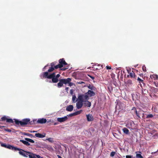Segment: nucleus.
Here are the masks:
<instances>
[{
    "instance_id": "64",
    "label": "nucleus",
    "mask_w": 158,
    "mask_h": 158,
    "mask_svg": "<svg viewBox=\"0 0 158 158\" xmlns=\"http://www.w3.org/2000/svg\"><path fill=\"white\" fill-rule=\"evenodd\" d=\"M34 158H37L35 156L34 157Z\"/></svg>"
},
{
    "instance_id": "63",
    "label": "nucleus",
    "mask_w": 158,
    "mask_h": 158,
    "mask_svg": "<svg viewBox=\"0 0 158 158\" xmlns=\"http://www.w3.org/2000/svg\"><path fill=\"white\" fill-rule=\"evenodd\" d=\"M36 132V131H33V132Z\"/></svg>"
},
{
    "instance_id": "45",
    "label": "nucleus",
    "mask_w": 158,
    "mask_h": 158,
    "mask_svg": "<svg viewBox=\"0 0 158 158\" xmlns=\"http://www.w3.org/2000/svg\"><path fill=\"white\" fill-rule=\"evenodd\" d=\"M68 84H69V85L70 86H71L73 85V83L71 82H69V83H68Z\"/></svg>"
},
{
    "instance_id": "9",
    "label": "nucleus",
    "mask_w": 158,
    "mask_h": 158,
    "mask_svg": "<svg viewBox=\"0 0 158 158\" xmlns=\"http://www.w3.org/2000/svg\"><path fill=\"white\" fill-rule=\"evenodd\" d=\"M87 119L88 122L92 121L94 120V118L91 114H89L86 115Z\"/></svg>"
},
{
    "instance_id": "60",
    "label": "nucleus",
    "mask_w": 158,
    "mask_h": 158,
    "mask_svg": "<svg viewBox=\"0 0 158 158\" xmlns=\"http://www.w3.org/2000/svg\"><path fill=\"white\" fill-rule=\"evenodd\" d=\"M135 95L134 94H133V95H132L133 100H134V96H135Z\"/></svg>"
},
{
    "instance_id": "43",
    "label": "nucleus",
    "mask_w": 158,
    "mask_h": 158,
    "mask_svg": "<svg viewBox=\"0 0 158 158\" xmlns=\"http://www.w3.org/2000/svg\"><path fill=\"white\" fill-rule=\"evenodd\" d=\"M29 123L31 125L33 124H34L35 123L34 121H30V122Z\"/></svg>"
},
{
    "instance_id": "31",
    "label": "nucleus",
    "mask_w": 158,
    "mask_h": 158,
    "mask_svg": "<svg viewBox=\"0 0 158 158\" xmlns=\"http://www.w3.org/2000/svg\"><path fill=\"white\" fill-rule=\"evenodd\" d=\"M23 134L24 135H27V136H29L31 137H32L33 136V135L32 134H29V133H23Z\"/></svg>"
},
{
    "instance_id": "26",
    "label": "nucleus",
    "mask_w": 158,
    "mask_h": 158,
    "mask_svg": "<svg viewBox=\"0 0 158 158\" xmlns=\"http://www.w3.org/2000/svg\"><path fill=\"white\" fill-rule=\"evenodd\" d=\"M122 130L123 132L126 134H127L129 133V130L126 127H124L123 128Z\"/></svg>"
},
{
    "instance_id": "44",
    "label": "nucleus",
    "mask_w": 158,
    "mask_h": 158,
    "mask_svg": "<svg viewBox=\"0 0 158 158\" xmlns=\"http://www.w3.org/2000/svg\"><path fill=\"white\" fill-rule=\"evenodd\" d=\"M106 69H111V68L110 66H106Z\"/></svg>"
},
{
    "instance_id": "32",
    "label": "nucleus",
    "mask_w": 158,
    "mask_h": 158,
    "mask_svg": "<svg viewBox=\"0 0 158 158\" xmlns=\"http://www.w3.org/2000/svg\"><path fill=\"white\" fill-rule=\"evenodd\" d=\"M54 69H55V68L51 67L50 68L48 69V72H51L53 71L54 70Z\"/></svg>"
},
{
    "instance_id": "52",
    "label": "nucleus",
    "mask_w": 158,
    "mask_h": 158,
    "mask_svg": "<svg viewBox=\"0 0 158 158\" xmlns=\"http://www.w3.org/2000/svg\"><path fill=\"white\" fill-rule=\"evenodd\" d=\"M82 81H77V84H81Z\"/></svg>"
},
{
    "instance_id": "59",
    "label": "nucleus",
    "mask_w": 158,
    "mask_h": 158,
    "mask_svg": "<svg viewBox=\"0 0 158 158\" xmlns=\"http://www.w3.org/2000/svg\"><path fill=\"white\" fill-rule=\"evenodd\" d=\"M140 76H142L143 75V74L142 73H141V74H140V75H139Z\"/></svg>"
},
{
    "instance_id": "39",
    "label": "nucleus",
    "mask_w": 158,
    "mask_h": 158,
    "mask_svg": "<svg viewBox=\"0 0 158 158\" xmlns=\"http://www.w3.org/2000/svg\"><path fill=\"white\" fill-rule=\"evenodd\" d=\"M139 85H140V87L142 88H143V87L145 85L144 83L143 82H141V83H140Z\"/></svg>"
},
{
    "instance_id": "62",
    "label": "nucleus",
    "mask_w": 158,
    "mask_h": 158,
    "mask_svg": "<svg viewBox=\"0 0 158 158\" xmlns=\"http://www.w3.org/2000/svg\"><path fill=\"white\" fill-rule=\"evenodd\" d=\"M101 67H102L101 69L103 68L102 65H101Z\"/></svg>"
},
{
    "instance_id": "1",
    "label": "nucleus",
    "mask_w": 158,
    "mask_h": 158,
    "mask_svg": "<svg viewBox=\"0 0 158 158\" xmlns=\"http://www.w3.org/2000/svg\"><path fill=\"white\" fill-rule=\"evenodd\" d=\"M16 125H18L19 124L21 126L26 125L29 123L30 122L29 118H25L23 119L22 121H20L17 119H14Z\"/></svg>"
},
{
    "instance_id": "37",
    "label": "nucleus",
    "mask_w": 158,
    "mask_h": 158,
    "mask_svg": "<svg viewBox=\"0 0 158 158\" xmlns=\"http://www.w3.org/2000/svg\"><path fill=\"white\" fill-rule=\"evenodd\" d=\"M136 79H137V81H139V83H140L141 82H142L143 81V80L141 79L139 77H137Z\"/></svg>"
},
{
    "instance_id": "51",
    "label": "nucleus",
    "mask_w": 158,
    "mask_h": 158,
    "mask_svg": "<svg viewBox=\"0 0 158 158\" xmlns=\"http://www.w3.org/2000/svg\"><path fill=\"white\" fill-rule=\"evenodd\" d=\"M35 156H36V157L38 158H40V157L39 155H37L35 154Z\"/></svg>"
},
{
    "instance_id": "54",
    "label": "nucleus",
    "mask_w": 158,
    "mask_h": 158,
    "mask_svg": "<svg viewBox=\"0 0 158 158\" xmlns=\"http://www.w3.org/2000/svg\"><path fill=\"white\" fill-rule=\"evenodd\" d=\"M5 127L4 126H0V129H2L3 127Z\"/></svg>"
},
{
    "instance_id": "29",
    "label": "nucleus",
    "mask_w": 158,
    "mask_h": 158,
    "mask_svg": "<svg viewBox=\"0 0 158 158\" xmlns=\"http://www.w3.org/2000/svg\"><path fill=\"white\" fill-rule=\"evenodd\" d=\"M83 98L85 100H88L89 99V95L87 94H85V95H83Z\"/></svg>"
},
{
    "instance_id": "53",
    "label": "nucleus",
    "mask_w": 158,
    "mask_h": 158,
    "mask_svg": "<svg viewBox=\"0 0 158 158\" xmlns=\"http://www.w3.org/2000/svg\"><path fill=\"white\" fill-rule=\"evenodd\" d=\"M69 87H66L65 88V90H66V91L68 92V91L69 90Z\"/></svg>"
},
{
    "instance_id": "40",
    "label": "nucleus",
    "mask_w": 158,
    "mask_h": 158,
    "mask_svg": "<svg viewBox=\"0 0 158 158\" xmlns=\"http://www.w3.org/2000/svg\"><path fill=\"white\" fill-rule=\"evenodd\" d=\"M142 69L143 70L144 72H146L147 71L146 67L144 65L143 66Z\"/></svg>"
},
{
    "instance_id": "8",
    "label": "nucleus",
    "mask_w": 158,
    "mask_h": 158,
    "mask_svg": "<svg viewBox=\"0 0 158 158\" xmlns=\"http://www.w3.org/2000/svg\"><path fill=\"white\" fill-rule=\"evenodd\" d=\"M68 118L67 116H65L62 118H57V120L58 122L60 123L64 122L67 120Z\"/></svg>"
},
{
    "instance_id": "23",
    "label": "nucleus",
    "mask_w": 158,
    "mask_h": 158,
    "mask_svg": "<svg viewBox=\"0 0 158 158\" xmlns=\"http://www.w3.org/2000/svg\"><path fill=\"white\" fill-rule=\"evenodd\" d=\"M12 129V131L10 129L8 128H4V131L9 132H12L13 133H15L16 132V131L15 129Z\"/></svg>"
},
{
    "instance_id": "56",
    "label": "nucleus",
    "mask_w": 158,
    "mask_h": 158,
    "mask_svg": "<svg viewBox=\"0 0 158 158\" xmlns=\"http://www.w3.org/2000/svg\"><path fill=\"white\" fill-rule=\"evenodd\" d=\"M57 157H58V158H62L61 157V156H60V155H57Z\"/></svg>"
},
{
    "instance_id": "35",
    "label": "nucleus",
    "mask_w": 158,
    "mask_h": 158,
    "mask_svg": "<svg viewBox=\"0 0 158 158\" xmlns=\"http://www.w3.org/2000/svg\"><path fill=\"white\" fill-rule=\"evenodd\" d=\"M81 110L80 111H76V112L74 113V116L80 114L81 113Z\"/></svg>"
},
{
    "instance_id": "48",
    "label": "nucleus",
    "mask_w": 158,
    "mask_h": 158,
    "mask_svg": "<svg viewBox=\"0 0 158 158\" xmlns=\"http://www.w3.org/2000/svg\"><path fill=\"white\" fill-rule=\"evenodd\" d=\"M132 156H131L127 155L126 156V158H131Z\"/></svg>"
},
{
    "instance_id": "33",
    "label": "nucleus",
    "mask_w": 158,
    "mask_h": 158,
    "mask_svg": "<svg viewBox=\"0 0 158 158\" xmlns=\"http://www.w3.org/2000/svg\"><path fill=\"white\" fill-rule=\"evenodd\" d=\"M0 144H1V146L2 147H4L6 148H7V145L6 144L3 143H2L1 142Z\"/></svg>"
},
{
    "instance_id": "20",
    "label": "nucleus",
    "mask_w": 158,
    "mask_h": 158,
    "mask_svg": "<svg viewBox=\"0 0 158 158\" xmlns=\"http://www.w3.org/2000/svg\"><path fill=\"white\" fill-rule=\"evenodd\" d=\"M84 105L85 106L90 107L91 106V103L88 101H84Z\"/></svg>"
},
{
    "instance_id": "16",
    "label": "nucleus",
    "mask_w": 158,
    "mask_h": 158,
    "mask_svg": "<svg viewBox=\"0 0 158 158\" xmlns=\"http://www.w3.org/2000/svg\"><path fill=\"white\" fill-rule=\"evenodd\" d=\"M73 109V106L72 105H69L67 106L66 110L69 111H72Z\"/></svg>"
},
{
    "instance_id": "13",
    "label": "nucleus",
    "mask_w": 158,
    "mask_h": 158,
    "mask_svg": "<svg viewBox=\"0 0 158 158\" xmlns=\"http://www.w3.org/2000/svg\"><path fill=\"white\" fill-rule=\"evenodd\" d=\"M62 80L63 81V83L64 84H68V83H69V82H71L72 80L71 78H67L66 79H62Z\"/></svg>"
},
{
    "instance_id": "24",
    "label": "nucleus",
    "mask_w": 158,
    "mask_h": 158,
    "mask_svg": "<svg viewBox=\"0 0 158 158\" xmlns=\"http://www.w3.org/2000/svg\"><path fill=\"white\" fill-rule=\"evenodd\" d=\"M78 101L81 102H84L83 100L84 98L83 97V95H80L78 97Z\"/></svg>"
},
{
    "instance_id": "38",
    "label": "nucleus",
    "mask_w": 158,
    "mask_h": 158,
    "mask_svg": "<svg viewBox=\"0 0 158 158\" xmlns=\"http://www.w3.org/2000/svg\"><path fill=\"white\" fill-rule=\"evenodd\" d=\"M47 140L49 142L52 143L53 142V139L52 138H49L47 139Z\"/></svg>"
},
{
    "instance_id": "6",
    "label": "nucleus",
    "mask_w": 158,
    "mask_h": 158,
    "mask_svg": "<svg viewBox=\"0 0 158 158\" xmlns=\"http://www.w3.org/2000/svg\"><path fill=\"white\" fill-rule=\"evenodd\" d=\"M127 71L128 73L129 74V75H127V77H128L130 76L131 78H133V81L136 79L137 76L134 72H130L131 70H128Z\"/></svg>"
},
{
    "instance_id": "61",
    "label": "nucleus",
    "mask_w": 158,
    "mask_h": 158,
    "mask_svg": "<svg viewBox=\"0 0 158 158\" xmlns=\"http://www.w3.org/2000/svg\"><path fill=\"white\" fill-rule=\"evenodd\" d=\"M82 83L85 84V82H84L83 81H81V84H82Z\"/></svg>"
},
{
    "instance_id": "15",
    "label": "nucleus",
    "mask_w": 158,
    "mask_h": 158,
    "mask_svg": "<svg viewBox=\"0 0 158 158\" xmlns=\"http://www.w3.org/2000/svg\"><path fill=\"white\" fill-rule=\"evenodd\" d=\"M19 153L21 155L25 157H28L29 154L28 153H26L22 151H19Z\"/></svg>"
},
{
    "instance_id": "55",
    "label": "nucleus",
    "mask_w": 158,
    "mask_h": 158,
    "mask_svg": "<svg viewBox=\"0 0 158 158\" xmlns=\"http://www.w3.org/2000/svg\"><path fill=\"white\" fill-rule=\"evenodd\" d=\"M73 89H71V90H70V93H71V94H72L73 93Z\"/></svg>"
},
{
    "instance_id": "2",
    "label": "nucleus",
    "mask_w": 158,
    "mask_h": 158,
    "mask_svg": "<svg viewBox=\"0 0 158 158\" xmlns=\"http://www.w3.org/2000/svg\"><path fill=\"white\" fill-rule=\"evenodd\" d=\"M132 110H133L135 112L137 116L139 118H140V116H142L143 119H145V114L143 113V111L142 110H139L138 111H137L135 107H133L132 109Z\"/></svg>"
},
{
    "instance_id": "12",
    "label": "nucleus",
    "mask_w": 158,
    "mask_h": 158,
    "mask_svg": "<svg viewBox=\"0 0 158 158\" xmlns=\"http://www.w3.org/2000/svg\"><path fill=\"white\" fill-rule=\"evenodd\" d=\"M47 122V120L45 118H42L39 119L37 121V123L41 124L45 123Z\"/></svg>"
},
{
    "instance_id": "30",
    "label": "nucleus",
    "mask_w": 158,
    "mask_h": 158,
    "mask_svg": "<svg viewBox=\"0 0 158 158\" xmlns=\"http://www.w3.org/2000/svg\"><path fill=\"white\" fill-rule=\"evenodd\" d=\"M146 115V114H145ZM146 118H152L153 117V115L151 114H149L148 115H146Z\"/></svg>"
},
{
    "instance_id": "5",
    "label": "nucleus",
    "mask_w": 158,
    "mask_h": 158,
    "mask_svg": "<svg viewBox=\"0 0 158 158\" xmlns=\"http://www.w3.org/2000/svg\"><path fill=\"white\" fill-rule=\"evenodd\" d=\"M0 120L2 121H6V122L10 123H14V121L12 119L8 118L6 116L1 118Z\"/></svg>"
},
{
    "instance_id": "18",
    "label": "nucleus",
    "mask_w": 158,
    "mask_h": 158,
    "mask_svg": "<svg viewBox=\"0 0 158 158\" xmlns=\"http://www.w3.org/2000/svg\"><path fill=\"white\" fill-rule=\"evenodd\" d=\"M42 76L43 78L49 79V77L50 76V74H48V72H45L43 73Z\"/></svg>"
},
{
    "instance_id": "10",
    "label": "nucleus",
    "mask_w": 158,
    "mask_h": 158,
    "mask_svg": "<svg viewBox=\"0 0 158 158\" xmlns=\"http://www.w3.org/2000/svg\"><path fill=\"white\" fill-rule=\"evenodd\" d=\"M21 151H22L26 153H28L29 154L28 156L29 157V158H34V157L35 156V154L31 152L25 151L23 149Z\"/></svg>"
},
{
    "instance_id": "58",
    "label": "nucleus",
    "mask_w": 158,
    "mask_h": 158,
    "mask_svg": "<svg viewBox=\"0 0 158 158\" xmlns=\"http://www.w3.org/2000/svg\"><path fill=\"white\" fill-rule=\"evenodd\" d=\"M48 66V65H47L46 66H44V67L43 69H46V68L47 67V66Z\"/></svg>"
},
{
    "instance_id": "11",
    "label": "nucleus",
    "mask_w": 158,
    "mask_h": 158,
    "mask_svg": "<svg viewBox=\"0 0 158 158\" xmlns=\"http://www.w3.org/2000/svg\"><path fill=\"white\" fill-rule=\"evenodd\" d=\"M86 94H87L89 97H91L95 96V93L92 90H89L88 92L86 93Z\"/></svg>"
},
{
    "instance_id": "34",
    "label": "nucleus",
    "mask_w": 158,
    "mask_h": 158,
    "mask_svg": "<svg viewBox=\"0 0 158 158\" xmlns=\"http://www.w3.org/2000/svg\"><path fill=\"white\" fill-rule=\"evenodd\" d=\"M136 157L137 158H143V156L139 154H136Z\"/></svg>"
},
{
    "instance_id": "36",
    "label": "nucleus",
    "mask_w": 158,
    "mask_h": 158,
    "mask_svg": "<svg viewBox=\"0 0 158 158\" xmlns=\"http://www.w3.org/2000/svg\"><path fill=\"white\" fill-rule=\"evenodd\" d=\"M115 154L116 152H112L110 153V156L111 157H113L115 155Z\"/></svg>"
},
{
    "instance_id": "46",
    "label": "nucleus",
    "mask_w": 158,
    "mask_h": 158,
    "mask_svg": "<svg viewBox=\"0 0 158 158\" xmlns=\"http://www.w3.org/2000/svg\"><path fill=\"white\" fill-rule=\"evenodd\" d=\"M153 77L154 78H156V79H157L158 78V76L157 75H153Z\"/></svg>"
},
{
    "instance_id": "42",
    "label": "nucleus",
    "mask_w": 158,
    "mask_h": 158,
    "mask_svg": "<svg viewBox=\"0 0 158 158\" xmlns=\"http://www.w3.org/2000/svg\"><path fill=\"white\" fill-rule=\"evenodd\" d=\"M55 63L54 62H52V63H51V67H52L55 68Z\"/></svg>"
},
{
    "instance_id": "49",
    "label": "nucleus",
    "mask_w": 158,
    "mask_h": 158,
    "mask_svg": "<svg viewBox=\"0 0 158 158\" xmlns=\"http://www.w3.org/2000/svg\"><path fill=\"white\" fill-rule=\"evenodd\" d=\"M60 76V74H57L56 76L55 77L57 78V79Z\"/></svg>"
},
{
    "instance_id": "27",
    "label": "nucleus",
    "mask_w": 158,
    "mask_h": 158,
    "mask_svg": "<svg viewBox=\"0 0 158 158\" xmlns=\"http://www.w3.org/2000/svg\"><path fill=\"white\" fill-rule=\"evenodd\" d=\"M25 140H26L29 142L31 143H34L35 142V141L33 140H32L31 139L28 138H25Z\"/></svg>"
},
{
    "instance_id": "14",
    "label": "nucleus",
    "mask_w": 158,
    "mask_h": 158,
    "mask_svg": "<svg viewBox=\"0 0 158 158\" xmlns=\"http://www.w3.org/2000/svg\"><path fill=\"white\" fill-rule=\"evenodd\" d=\"M83 105V102L78 101L76 103V107L78 109L81 108Z\"/></svg>"
},
{
    "instance_id": "4",
    "label": "nucleus",
    "mask_w": 158,
    "mask_h": 158,
    "mask_svg": "<svg viewBox=\"0 0 158 158\" xmlns=\"http://www.w3.org/2000/svg\"><path fill=\"white\" fill-rule=\"evenodd\" d=\"M55 73L54 72L50 74V76H49V79H52V80L51 81H50L49 82H52L53 83H57L59 81L58 79H57V78H56L55 75Z\"/></svg>"
},
{
    "instance_id": "21",
    "label": "nucleus",
    "mask_w": 158,
    "mask_h": 158,
    "mask_svg": "<svg viewBox=\"0 0 158 158\" xmlns=\"http://www.w3.org/2000/svg\"><path fill=\"white\" fill-rule=\"evenodd\" d=\"M64 83H63V81L62 80V79L59 80V82L57 84V86L58 88H60L63 86V84Z\"/></svg>"
},
{
    "instance_id": "28",
    "label": "nucleus",
    "mask_w": 158,
    "mask_h": 158,
    "mask_svg": "<svg viewBox=\"0 0 158 158\" xmlns=\"http://www.w3.org/2000/svg\"><path fill=\"white\" fill-rule=\"evenodd\" d=\"M127 127L130 128L132 127V123L131 122H128L126 125Z\"/></svg>"
},
{
    "instance_id": "41",
    "label": "nucleus",
    "mask_w": 158,
    "mask_h": 158,
    "mask_svg": "<svg viewBox=\"0 0 158 158\" xmlns=\"http://www.w3.org/2000/svg\"><path fill=\"white\" fill-rule=\"evenodd\" d=\"M76 99V97L75 95H73V96L72 100H73V102H74L75 101V100Z\"/></svg>"
},
{
    "instance_id": "19",
    "label": "nucleus",
    "mask_w": 158,
    "mask_h": 158,
    "mask_svg": "<svg viewBox=\"0 0 158 158\" xmlns=\"http://www.w3.org/2000/svg\"><path fill=\"white\" fill-rule=\"evenodd\" d=\"M35 136L39 138H43L45 137V134H42L39 133H35Z\"/></svg>"
},
{
    "instance_id": "17",
    "label": "nucleus",
    "mask_w": 158,
    "mask_h": 158,
    "mask_svg": "<svg viewBox=\"0 0 158 158\" xmlns=\"http://www.w3.org/2000/svg\"><path fill=\"white\" fill-rule=\"evenodd\" d=\"M87 87L88 88L92 90L96 91L97 89L93 85L89 84L87 86Z\"/></svg>"
},
{
    "instance_id": "7",
    "label": "nucleus",
    "mask_w": 158,
    "mask_h": 158,
    "mask_svg": "<svg viewBox=\"0 0 158 158\" xmlns=\"http://www.w3.org/2000/svg\"><path fill=\"white\" fill-rule=\"evenodd\" d=\"M7 148L10 149H11L12 150L15 151H21V150H22L21 149L13 146L9 144L7 145Z\"/></svg>"
},
{
    "instance_id": "57",
    "label": "nucleus",
    "mask_w": 158,
    "mask_h": 158,
    "mask_svg": "<svg viewBox=\"0 0 158 158\" xmlns=\"http://www.w3.org/2000/svg\"><path fill=\"white\" fill-rule=\"evenodd\" d=\"M68 69V68H64V69H62L63 70H65V69Z\"/></svg>"
},
{
    "instance_id": "22",
    "label": "nucleus",
    "mask_w": 158,
    "mask_h": 158,
    "mask_svg": "<svg viewBox=\"0 0 158 158\" xmlns=\"http://www.w3.org/2000/svg\"><path fill=\"white\" fill-rule=\"evenodd\" d=\"M20 141L22 142L23 144L27 146H29L30 145L28 142L26 140H20Z\"/></svg>"
},
{
    "instance_id": "47",
    "label": "nucleus",
    "mask_w": 158,
    "mask_h": 158,
    "mask_svg": "<svg viewBox=\"0 0 158 158\" xmlns=\"http://www.w3.org/2000/svg\"><path fill=\"white\" fill-rule=\"evenodd\" d=\"M68 116H69L72 117V116H74V113H72V114H69Z\"/></svg>"
},
{
    "instance_id": "3",
    "label": "nucleus",
    "mask_w": 158,
    "mask_h": 158,
    "mask_svg": "<svg viewBox=\"0 0 158 158\" xmlns=\"http://www.w3.org/2000/svg\"><path fill=\"white\" fill-rule=\"evenodd\" d=\"M59 64L55 66L56 69H57L58 68H61L64 65H67V63L65 61L64 58L60 59L59 60Z\"/></svg>"
},
{
    "instance_id": "50",
    "label": "nucleus",
    "mask_w": 158,
    "mask_h": 158,
    "mask_svg": "<svg viewBox=\"0 0 158 158\" xmlns=\"http://www.w3.org/2000/svg\"><path fill=\"white\" fill-rule=\"evenodd\" d=\"M88 76H89L91 79H92L93 80L94 79V77L92 76H91L90 75H88Z\"/></svg>"
},
{
    "instance_id": "25",
    "label": "nucleus",
    "mask_w": 158,
    "mask_h": 158,
    "mask_svg": "<svg viewBox=\"0 0 158 158\" xmlns=\"http://www.w3.org/2000/svg\"><path fill=\"white\" fill-rule=\"evenodd\" d=\"M127 84L128 86H131L132 85V81L131 80H128L127 81Z\"/></svg>"
}]
</instances>
